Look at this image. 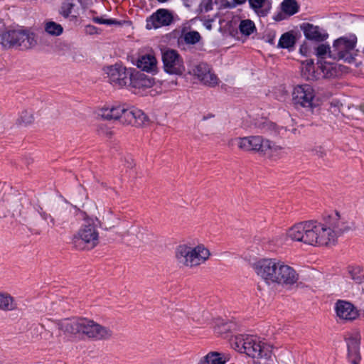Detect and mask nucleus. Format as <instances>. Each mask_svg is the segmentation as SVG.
<instances>
[{
	"label": "nucleus",
	"mask_w": 364,
	"mask_h": 364,
	"mask_svg": "<svg viewBox=\"0 0 364 364\" xmlns=\"http://www.w3.org/2000/svg\"><path fill=\"white\" fill-rule=\"evenodd\" d=\"M355 42L345 37L336 40L332 50L330 51V58L337 60H344L350 62L353 59L350 52L353 50Z\"/></svg>",
	"instance_id": "obj_11"
},
{
	"label": "nucleus",
	"mask_w": 364,
	"mask_h": 364,
	"mask_svg": "<svg viewBox=\"0 0 364 364\" xmlns=\"http://www.w3.org/2000/svg\"><path fill=\"white\" fill-rule=\"evenodd\" d=\"M122 111V105L104 106L99 109L98 115L106 120H119Z\"/></svg>",
	"instance_id": "obj_20"
},
{
	"label": "nucleus",
	"mask_w": 364,
	"mask_h": 364,
	"mask_svg": "<svg viewBox=\"0 0 364 364\" xmlns=\"http://www.w3.org/2000/svg\"><path fill=\"white\" fill-rule=\"evenodd\" d=\"M157 1L159 2L164 3V2L167 1L168 0H157Z\"/></svg>",
	"instance_id": "obj_44"
},
{
	"label": "nucleus",
	"mask_w": 364,
	"mask_h": 364,
	"mask_svg": "<svg viewBox=\"0 0 364 364\" xmlns=\"http://www.w3.org/2000/svg\"><path fill=\"white\" fill-rule=\"evenodd\" d=\"M37 43L33 33L23 29H7L4 28L0 31V44L6 48H19L29 49Z\"/></svg>",
	"instance_id": "obj_7"
},
{
	"label": "nucleus",
	"mask_w": 364,
	"mask_h": 364,
	"mask_svg": "<svg viewBox=\"0 0 364 364\" xmlns=\"http://www.w3.org/2000/svg\"><path fill=\"white\" fill-rule=\"evenodd\" d=\"M88 28H90L91 29H95V28L94 26H88Z\"/></svg>",
	"instance_id": "obj_45"
},
{
	"label": "nucleus",
	"mask_w": 364,
	"mask_h": 364,
	"mask_svg": "<svg viewBox=\"0 0 364 364\" xmlns=\"http://www.w3.org/2000/svg\"><path fill=\"white\" fill-rule=\"evenodd\" d=\"M173 21V16L167 9H160L146 20V28H158L168 26Z\"/></svg>",
	"instance_id": "obj_15"
},
{
	"label": "nucleus",
	"mask_w": 364,
	"mask_h": 364,
	"mask_svg": "<svg viewBox=\"0 0 364 364\" xmlns=\"http://www.w3.org/2000/svg\"><path fill=\"white\" fill-rule=\"evenodd\" d=\"M304 36L306 38L318 41H323L325 35L320 32V28L317 26L311 23L304 24L303 26Z\"/></svg>",
	"instance_id": "obj_23"
},
{
	"label": "nucleus",
	"mask_w": 364,
	"mask_h": 364,
	"mask_svg": "<svg viewBox=\"0 0 364 364\" xmlns=\"http://www.w3.org/2000/svg\"><path fill=\"white\" fill-rule=\"evenodd\" d=\"M16 309L17 304L11 296L0 294V309L4 311H12Z\"/></svg>",
	"instance_id": "obj_29"
},
{
	"label": "nucleus",
	"mask_w": 364,
	"mask_h": 364,
	"mask_svg": "<svg viewBox=\"0 0 364 364\" xmlns=\"http://www.w3.org/2000/svg\"><path fill=\"white\" fill-rule=\"evenodd\" d=\"M201 39L200 34L196 31L183 32L178 39V45L184 43L188 45H195Z\"/></svg>",
	"instance_id": "obj_24"
},
{
	"label": "nucleus",
	"mask_w": 364,
	"mask_h": 364,
	"mask_svg": "<svg viewBox=\"0 0 364 364\" xmlns=\"http://www.w3.org/2000/svg\"><path fill=\"white\" fill-rule=\"evenodd\" d=\"M312 152L314 155L317 156L319 158H323L326 156V150L324 147L322 146H316L312 149Z\"/></svg>",
	"instance_id": "obj_40"
},
{
	"label": "nucleus",
	"mask_w": 364,
	"mask_h": 364,
	"mask_svg": "<svg viewBox=\"0 0 364 364\" xmlns=\"http://www.w3.org/2000/svg\"><path fill=\"white\" fill-rule=\"evenodd\" d=\"M363 111L364 112V110L363 109Z\"/></svg>",
	"instance_id": "obj_46"
},
{
	"label": "nucleus",
	"mask_w": 364,
	"mask_h": 364,
	"mask_svg": "<svg viewBox=\"0 0 364 364\" xmlns=\"http://www.w3.org/2000/svg\"><path fill=\"white\" fill-rule=\"evenodd\" d=\"M210 255L208 249L203 245L195 247L186 244L177 246L175 258L178 264L188 268H194L204 264Z\"/></svg>",
	"instance_id": "obj_6"
},
{
	"label": "nucleus",
	"mask_w": 364,
	"mask_h": 364,
	"mask_svg": "<svg viewBox=\"0 0 364 364\" xmlns=\"http://www.w3.org/2000/svg\"><path fill=\"white\" fill-rule=\"evenodd\" d=\"M255 274L267 285L290 288L299 280V274L291 265L277 258H262L252 264Z\"/></svg>",
	"instance_id": "obj_2"
},
{
	"label": "nucleus",
	"mask_w": 364,
	"mask_h": 364,
	"mask_svg": "<svg viewBox=\"0 0 364 364\" xmlns=\"http://www.w3.org/2000/svg\"><path fill=\"white\" fill-rule=\"evenodd\" d=\"M250 7L259 15L264 16L269 11L270 6L266 0H249Z\"/></svg>",
	"instance_id": "obj_25"
},
{
	"label": "nucleus",
	"mask_w": 364,
	"mask_h": 364,
	"mask_svg": "<svg viewBox=\"0 0 364 364\" xmlns=\"http://www.w3.org/2000/svg\"><path fill=\"white\" fill-rule=\"evenodd\" d=\"M302 75L308 80H316L323 76L320 73L315 70L314 63L312 60L307 61L302 68Z\"/></svg>",
	"instance_id": "obj_26"
},
{
	"label": "nucleus",
	"mask_w": 364,
	"mask_h": 364,
	"mask_svg": "<svg viewBox=\"0 0 364 364\" xmlns=\"http://www.w3.org/2000/svg\"><path fill=\"white\" fill-rule=\"evenodd\" d=\"M41 232L40 230H36L35 232H33V233L36 234V235H40Z\"/></svg>",
	"instance_id": "obj_43"
},
{
	"label": "nucleus",
	"mask_w": 364,
	"mask_h": 364,
	"mask_svg": "<svg viewBox=\"0 0 364 364\" xmlns=\"http://www.w3.org/2000/svg\"><path fill=\"white\" fill-rule=\"evenodd\" d=\"M194 75L205 85L215 87L218 85L219 79L206 63H200L193 70Z\"/></svg>",
	"instance_id": "obj_14"
},
{
	"label": "nucleus",
	"mask_w": 364,
	"mask_h": 364,
	"mask_svg": "<svg viewBox=\"0 0 364 364\" xmlns=\"http://www.w3.org/2000/svg\"><path fill=\"white\" fill-rule=\"evenodd\" d=\"M100 243V233L96 222L92 218L84 220L73 235L71 244L77 250H91Z\"/></svg>",
	"instance_id": "obj_5"
},
{
	"label": "nucleus",
	"mask_w": 364,
	"mask_h": 364,
	"mask_svg": "<svg viewBox=\"0 0 364 364\" xmlns=\"http://www.w3.org/2000/svg\"><path fill=\"white\" fill-rule=\"evenodd\" d=\"M350 227L338 212L324 217L323 221L306 220L294 224L287 232L293 241L314 247L334 245L338 238Z\"/></svg>",
	"instance_id": "obj_1"
},
{
	"label": "nucleus",
	"mask_w": 364,
	"mask_h": 364,
	"mask_svg": "<svg viewBox=\"0 0 364 364\" xmlns=\"http://www.w3.org/2000/svg\"><path fill=\"white\" fill-rule=\"evenodd\" d=\"M235 348L252 358L268 360L272 356V347L256 336L240 335L235 338Z\"/></svg>",
	"instance_id": "obj_4"
},
{
	"label": "nucleus",
	"mask_w": 364,
	"mask_h": 364,
	"mask_svg": "<svg viewBox=\"0 0 364 364\" xmlns=\"http://www.w3.org/2000/svg\"><path fill=\"white\" fill-rule=\"evenodd\" d=\"M4 28V23L0 19V31Z\"/></svg>",
	"instance_id": "obj_41"
},
{
	"label": "nucleus",
	"mask_w": 364,
	"mask_h": 364,
	"mask_svg": "<svg viewBox=\"0 0 364 364\" xmlns=\"http://www.w3.org/2000/svg\"><path fill=\"white\" fill-rule=\"evenodd\" d=\"M134 126L142 127L149 124V117L141 109L134 107Z\"/></svg>",
	"instance_id": "obj_32"
},
{
	"label": "nucleus",
	"mask_w": 364,
	"mask_h": 364,
	"mask_svg": "<svg viewBox=\"0 0 364 364\" xmlns=\"http://www.w3.org/2000/svg\"><path fill=\"white\" fill-rule=\"evenodd\" d=\"M35 117L33 112L31 110L25 109L20 114L19 117L17 119V124L18 125L27 127L33 123Z\"/></svg>",
	"instance_id": "obj_33"
},
{
	"label": "nucleus",
	"mask_w": 364,
	"mask_h": 364,
	"mask_svg": "<svg viewBox=\"0 0 364 364\" xmlns=\"http://www.w3.org/2000/svg\"><path fill=\"white\" fill-rule=\"evenodd\" d=\"M239 28L241 33L245 36H250L255 30V26L252 21L246 19L240 21Z\"/></svg>",
	"instance_id": "obj_36"
},
{
	"label": "nucleus",
	"mask_w": 364,
	"mask_h": 364,
	"mask_svg": "<svg viewBox=\"0 0 364 364\" xmlns=\"http://www.w3.org/2000/svg\"><path fill=\"white\" fill-rule=\"evenodd\" d=\"M296 43V38L290 32L284 33L279 40L278 47L291 50Z\"/></svg>",
	"instance_id": "obj_28"
},
{
	"label": "nucleus",
	"mask_w": 364,
	"mask_h": 364,
	"mask_svg": "<svg viewBox=\"0 0 364 364\" xmlns=\"http://www.w3.org/2000/svg\"><path fill=\"white\" fill-rule=\"evenodd\" d=\"M245 1L246 0H234L235 2L239 4L244 3Z\"/></svg>",
	"instance_id": "obj_42"
},
{
	"label": "nucleus",
	"mask_w": 364,
	"mask_h": 364,
	"mask_svg": "<svg viewBox=\"0 0 364 364\" xmlns=\"http://www.w3.org/2000/svg\"><path fill=\"white\" fill-rule=\"evenodd\" d=\"M292 102L297 108L313 109L316 107V92L313 87L308 84L295 86L292 92Z\"/></svg>",
	"instance_id": "obj_8"
},
{
	"label": "nucleus",
	"mask_w": 364,
	"mask_h": 364,
	"mask_svg": "<svg viewBox=\"0 0 364 364\" xmlns=\"http://www.w3.org/2000/svg\"><path fill=\"white\" fill-rule=\"evenodd\" d=\"M93 21L99 24L112 25L118 23V21L115 19H105L102 17H95Z\"/></svg>",
	"instance_id": "obj_38"
},
{
	"label": "nucleus",
	"mask_w": 364,
	"mask_h": 364,
	"mask_svg": "<svg viewBox=\"0 0 364 364\" xmlns=\"http://www.w3.org/2000/svg\"><path fill=\"white\" fill-rule=\"evenodd\" d=\"M264 137L262 136H250L236 138L235 141L238 148L243 151L256 152L260 154Z\"/></svg>",
	"instance_id": "obj_13"
},
{
	"label": "nucleus",
	"mask_w": 364,
	"mask_h": 364,
	"mask_svg": "<svg viewBox=\"0 0 364 364\" xmlns=\"http://www.w3.org/2000/svg\"><path fill=\"white\" fill-rule=\"evenodd\" d=\"M331 50L332 49H331L328 46L325 44H321L316 48V54L319 58L317 64L323 73V77H328L332 75V73H331L332 65L326 62H323V60L326 58L327 55L330 57V51H331Z\"/></svg>",
	"instance_id": "obj_19"
},
{
	"label": "nucleus",
	"mask_w": 364,
	"mask_h": 364,
	"mask_svg": "<svg viewBox=\"0 0 364 364\" xmlns=\"http://www.w3.org/2000/svg\"><path fill=\"white\" fill-rule=\"evenodd\" d=\"M349 274L351 279L356 283L360 284L364 279V268L360 266L351 267L349 268Z\"/></svg>",
	"instance_id": "obj_35"
},
{
	"label": "nucleus",
	"mask_w": 364,
	"mask_h": 364,
	"mask_svg": "<svg viewBox=\"0 0 364 364\" xmlns=\"http://www.w3.org/2000/svg\"><path fill=\"white\" fill-rule=\"evenodd\" d=\"M162 61L167 73L181 75L185 71L183 60L176 50L167 49L163 51Z\"/></svg>",
	"instance_id": "obj_10"
},
{
	"label": "nucleus",
	"mask_w": 364,
	"mask_h": 364,
	"mask_svg": "<svg viewBox=\"0 0 364 364\" xmlns=\"http://www.w3.org/2000/svg\"><path fill=\"white\" fill-rule=\"evenodd\" d=\"M132 69H128L121 64L116 63L105 69L109 82L117 88H122L129 85Z\"/></svg>",
	"instance_id": "obj_9"
},
{
	"label": "nucleus",
	"mask_w": 364,
	"mask_h": 364,
	"mask_svg": "<svg viewBox=\"0 0 364 364\" xmlns=\"http://www.w3.org/2000/svg\"><path fill=\"white\" fill-rule=\"evenodd\" d=\"M123 111L119 114V121L124 125H133L134 124V107H127L122 105Z\"/></svg>",
	"instance_id": "obj_30"
},
{
	"label": "nucleus",
	"mask_w": 364,
	"mask_h": 364,
	"mask_svg": "<svg viewBox=\"0 0 364 364\" xmlns=\"http://www.w3.org/2000/svg\"><path fill=\"white\" fill-rule=\"evenodd\" d=\"M337 316L345 321H353L358 317V311L353 304L344 300H338L335 304Z\"/></svg>",
	"instance_id": "obj_16"
},
{
	"label": "nucleus",
	"mask_w": 364,
	"mask_h": 364,
	"mask_svg": "<svg viewBox=\"0 0 364 364\" xmlns=\"http://www.w3.org/2000/svg\"><path fill=\"white\" fill-rule=\"evenodd\" d=\"M74 7L73 3H64L60 7V14L65 18H68Z\"/></svg>",
	"instance_id": "obj_37"
},
{
	"label": "nucleus",
	"mask_w": 364,
	"mask_h": 364,
	"mask_svg": "<svg viewBox=\"0 0 364 364\" xmlns=\"http://www.w3.org/2000/svg\"><path fill=\"white\" fill-rule=\"evenodd\" d=\"M282 11L289 15H294L299 11V5L295 0H284L282 3Z\"/></svg>",
	"instance_id": "obj_34"
},
{
	"label": "nucleus",
	"mask_w": 364,
	"mask_h": 364,
	"mask_svg": "<svg viewBox=\"0 0 364 364\" xmlns=\"http://www.w3.org/2000/svg\"><path fill=\"white\" fill-rule=\"evenodd\" d=\"M136 65L143 71L154 73L157 69V60L152 54H145L140 56Z\"/></svg>",
	"instance_id": "obj_21"
},
{
	"label": "nucleus",
	"mask_w": 364,
	"mask_h": 364,
	"mask_svg": "<svg viewBox=\"0 0 364 364\" xmlns=\"http://www.w3.org/2000/svg\"><path fill=\"white\" fill-rule=\"evenodd\" d=\"M261 129L263 133H269L274 134H283L287 132L286 127H279L275 123L270 121H265L262 124Z\"/></svg>",
	"instance_id": "obj_27"
},
{
	"label": "nucleus",
	"mask_w": 364,
	"mask_h": 364,
	"mask_svg": "<svg viewBox=\"0 0 364 364\" xmlns=\"http://www.w3.org/2000/svg\"><path fill=\"white\" fill-rule=\"evenodd\" d=\"M361 336L358 330L349 333L346 341L348 346V358L351 364H360L361 356L360 354V344Z\"/></svg>",
	"instance_id": "obj_12"
},
{
	"label": "nucleus",
	"mask_w": 364,
	"mask_h": 364,
	"mask_svg": "<svg viewBox=\"0 0 364 364\" xmlns=\"http://www.w3.org/2000/svg\"><path fill=\"white\" fill-rule=\"evenodd\" d=\"M58 329L64 333L93 341H107L113 335L112 331L92 319L84 317L65 318L55 322Z\"/></svg>",
	"instance_id": "obj_3"
},
{
	"label": "nucleus",
	"mask_w": 364,
	"mask_h": 364,
	"mask_svg": "<svg viewBox=\"0 0 364 364\" xmlns=\"http://www.w3.org/2000/svg\"><path fill=\"white\" fill-rule=\"evenodd\" d=\"M41 215L43 220H50V222L48 224L50 228H54L55 226L57 225L55 220L50 214H48V213L43 212V213H41Z\"/></svg>",
	"instance_id": "obj_39"
},
{
	"label": "nucleus",
	"mask_w": 364,
	"mask_h": 364,
	"mask_svg": "<svg viewBox=\"0 0 364 364\" xmlns=\"http://www.w3.org/2000/svg\"><path fill=\"white\" fill-rule=\"evenodd\" d=\"M227 360L224 354L210 351L205 356L202 357L197 364H225Z\"/></svg>",
	"instance_id": "obj_22"
},
{
	"label": "nucleus",
	"mask_w": 364,
	"mask_h": 364,
	"mask_svg": "<svg viewBox=\"0 0 364 364\" xmlns=\"http://www.w3.org/2000/svg\"><path fill=\"white\" fill-rule=\"evenodd\" d=\"M154 84V80L152 77H148L141 72L136 71L134 73L133 70H132L129 87L135 90H141L149 88L152 87Z\"/></svg>",
	"instance_id": "obj_17"
},
{
	"label": "nucleus",
	"mask_w": 364,
	"mask_h": 364,
	"mask_svg": "<svg viewBox=\"0 0 364 364\" xmlns=\"http://www.w3.org/2000/svg\"><path fill=\"white\" fill-rule=\"evenodd\" d=\"M284 152V148L269 139H263L260 155L269 159H279Z\"/></svg>",
	"instance_id": "obj_18"
},
{
	"label": "nucleus",
	"mask_w": 364,
	"mask_h": 364,
	"mask_svg": "<svg viewBox=\"0 0 364 364\" xmlns=\"http://www.w3.org/2000/svg\"><path fill=\"white\" fill-rule=\"evenodd\" d=\"M44 30L47 33L53 36H58L63 32V26L52 21L45 22Z\"/></svg>",
	"instance_id": "obj_31"
}]
</instances>
